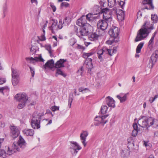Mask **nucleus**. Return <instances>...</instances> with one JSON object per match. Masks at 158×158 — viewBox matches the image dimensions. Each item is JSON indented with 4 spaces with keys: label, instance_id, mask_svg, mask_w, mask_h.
Segmentation results:
<instances>
[{
    "label": "nucleus",
    "instance_id": "1",
    "mask_svg": "<svg viewBox=\"0 0 158 158\" xmlns=\"http://www.w3.org/2000/svg\"><path fill=\"white\" fill-rule=\"evenodd\" d=\"M26 143L24 139L20 135L17 142H14L10 147H7L6 153L4 150H0V158H5L6 154L10 155L15 152L21 151L26 147Z\"/></svg>",
    "mask_w": 158,
    "mask_h": 158
},
{
    "label": "nucleus",
    "instance_id": "2",
    "mask_svg": "<svg viewBox=\"0 0 158 158\" xmlns=\"http://www.w3.org/2000/svg\"><path fill=\"white\" fill-rule=\"evenodd\" d=\"M149 23V22L148 21H146L145 22L142 27L137 32V36L135 40V42L141 40L146 37L150 32L149 31L148 29H153V26L150 27H148L146 26V25H148Z\"/></svg>",
    "mask_w": 158,
    "mask_h": 158
},
{
    "label": "nucleus",
    "instance_id": "3",
    "mask_svg": "<svg viewBox=\"0 0 158 158\" xmlns=\"http://www.w3.org/2000/svg\"><path fill=\"white\" fill-rule=\"evenodd\" d=\"M119 29L116 27L114 26L111 28L108 31V33L110 36L113 38V39L107 41L106 43L108 44L111 45L114 42H118L119 41Z\"/></svg>",
    "mask_w": 158,
    "mask_h": 158
},
{
    "label": "nucleus",
    "instance_id": "4",
    "mask_svg": "<svg viewBox=\"0 0 158 158\" xmlns=\"http://www.w3.org/2000/svg\"><path fill=\"white\" fill-rule=\"evenodd\" d=\"M41 119V115L40 113L38 114L37 112H35L33 114L31 122V127L33 129H39L40 128Z\"/></svg>",
    "mask_w": 158,
    "mask_h": 158
},
{
    "label": "nucleus",
    "instance_id": "5",
    "mask_svg": "<svg viewBox=\"0 0 158 158\" xmlns=\"http://www.w3.org/2000/svg\"><path fill=\"white\" fill-rule=\"evenodd\" d=\"M12 83L14 86H16L20 81L19 74V71L16 69L11 68Z\"/></svg>",
    "mask_w": 158,
    "mask_h": 158
},
{
    "label": "nucleus",
    "instance_id": "6",
    "mask_svg": "<svg viewBox=\"0 0 158 158\" xmlns=\"http://www.w3.org/2000/svg\"><path fill=\"white\" fill-rule=\"evenodd\" d=\"M92 27L89 24H86L79 28V33H78V36L80 37L85 35H87L91 31Z\"/></svg>",
    "mask_w": 158,
    "mask_h": 158
},
{
    "label": "nucleus",
    "instance_id": "7",
    "mask_svg": "<svg viewBox=\"0 0 158 158\" xmlns=\"http://www.w3.org/2000/svg\"><path fill=\"white\" fill-rule=\"evenodd\" d=\"M142 10H153L154 7L152 3V0H143L142 2Z\"/></svg>",
    "mask_w": 158,
    "mask_h": 158
},
{
    "label": "nucleus",
    "instance_id": "8",
    "mask_svg": "<svg viewBox=\"0 0 158 158\" xmlns=\"http://www.w3.org/2000/svg\"><path fill=\"white\" fill-rule=\"evenodd\" d=\"M10 135L13 139H14L19 136L20 133V131L17 127L14 126H10Z\"/></svg>",
    "mask_w": 158,
    "mask_h": 158
},
{
    "label": "nucleus",
    "instance_id": "9",
    "mask_svg": "<svg viewBox=\"0 0 158 158\" xmlns=\"http://www.w3.org/2000/svg\"><path fill=\"white\" fill-rule=\"evenodd\" d=\"M102 12L103 13V18L104 19L110 22L112 20L110 11L107 8H105L102 10Z\"/></svg>",
    "mask_w": 158,
    "mask_h": 158
},
{
    "label": "nucleus",
    "instance_id": "10",
    "mask_svg": "<svg viewBox=\"0 0 158 158\" xmlns=\"http://www.w3.org/2000/svg\"><path fill=\"white\" fill-rule=\"evenodd\" d=\"M70 151L73 155H76L78 150L81 149V148L76 142H71Z\"/></svg>",
    "mask_w": 158,
    "mask_h": 158
},
{
    "label": "nucleus",
    "instance_id": "11",
    "mask_svg": "<svg viewBox=\"0 0 158 158\" xmlns=\"http://www.w3.org/2000/svg\"><path fill=\"white\" fill-rule=\"evenodd\" d=\"M110 22L107 21L104 19H100L97 23V26L98 28L104 31L106 29L108 26V23Z\"/></svg>",
    "mask_w": 158,
    "mask_h": 158
},
{
    "label": "nucleus",
    "instance_id": "12",
    "mask_svg": "<svg viewBox=\"0 0 158 158\" xmlns=\"http://www.w3.org/2000/svg\"><path fill=\"white\" fill-rule=\"evenodd\" d=\"M15 98L19 102H27L28 100V97L24 93L18 94L15 96Z\"/></svg>",
    "mask_w": 158,
    "mask_h": 158
},
{
    "label": "nucleus",
    "instance_id": "13",
    "mask_svg": "<svg viewBox=\"0 0 158 158\" xmlns=\"http://www.w3.org/2000/svg\"><path fill=\"white\" fill-rule=\"evenodd\" d=\"M108 114H106L100 116H96L94 120L98 122L103 124L106 123L108 121V120L106 119V118L108 116Z\"/></svg>",
    "mask_w": 158,
    "mask_h": 158
},
{
    "label": "nucleus",
    "instance_id": "14",
    "mask_svg": "<svg viewBox=\"0 0 158 158\" xmlns=\"http://www.w3.org/2000/svg\"><path fill=\"white\" fill-rule=\"evenodd\" d=\"M146 119L147 123L148 124V125H147L148 127H149L153 125H154V126L155 127H158V125L157 124V120L152 117L148 118L147 117H146Z\"/></svg>",
    "mask_w": 158,
    "mask_h": 158
},
{
    "label": "nucleus",
    "instance_id": "15",
    "mask_svg": "<svg viewBox=\"0 0 158 158\" xmlns=\"http://www.w3.org/2000/svg\"><path fill=\"white\" fill-rule=\"evenodd\" d=\"M88 133L86 131H83L80 134V138L81 142L85 147L86 146L87 144V143H86L85 142L86 137L88 136Z\"/></svg>",
    "mask_w": 158,
    "mask_h": 158
},
{
    "label": "nucleus",
    "instance_id": "16",
    "mask_svg": "<svg viewBox=\"0 0 158 158\" xmlns=\"http://www.w3.org/2000/svg\"><path fill=\"white\" fill-rule=\"evenodd\" d=\"M85 59H86V60L85 63L86 64V67L88 69V73L91 74V70L93 68L92 62V58L89 57Z\"/></svg>",
    "mask_w": 158,
    "mask_h": 158
},
{
    "label": "nucleus",
    "instance_id": "17",
    "mask_svg": "<svg viewBox=\"0 0 158 158\" xmlns=\"http://www.w3.org/2000/svg\"><path fill=\"white\" fill-rule=\"evenodd\" d=\"M138 123L139 126L142 127H147V129L148 127L146 121V117L144 116H141L140 119L139 120Z\"/></svg>",
    "mask_w": 158,
    "mask_h": 158
},
{
    "label": "nucleus",
    "instance_id": "18",
    "mask_svg": "<svg viewBox=\"0 0 158 158\" xmlns=\"http://www.w3.org/2000/svg\"><path fill=\"white\" fill-rule=\"evenodd\" d=\"M106 103L109 107L114 108L115 106V101L113 98L110 96H108L105 98Z\"/></svg>",
    "mask_w": 158,
    "mask_h": 158
},
{
    "label": "nucleus",
    "instance_id": "19",
    "mask_svg": "<svg viewBox=\"0 0 158 158\" xmlns=\"http://www.w3.org/2000/svg\"><path fill=\"white\" fill-rule=\"evenodd\" d=\"M53 21L51 26L50 27V29L53 33H55L59 29L58 27L57 21L56 20L53 19Z\"/></svg>",
    "mask_w": 158,
    "mask_h": 158
},
{
    "label": "nucleus",
    "instance_id": "20",
    "mask_svg": "<svg viewBox=\"0 0 158 158\" xmlns=\"http://www.w3.org/2000/svg\"><path fill=\"white\" fill-rule=\"evenodd\" d=\"M25 59L27 62L29 63L32 62L34 60L36 61L39 60L42 62H43L44 60L42 58L41 54L39 55L38 57H34V58L32 57H27L25 58Z\"/></svg>",
    "mask_w": 158,
    "mask_h": 158
},
{
    "label": "nucleus",
    "instance_id": "21",
    "mask_svg": "<svg viewBox=\"0 0 158 158\" xmlns=\"http://www.w3.org/2000/svg\"><path fill=\"white\" fill-rule=\"evenodd\" d=\"M54 66V62L53 59L48 60L45 65L43 66L44 69H46L47 68L52 69Z\"/></svg>",
    "mask_w": 158,
    "mask_h": 158
},
{
    "label": "nucleus",
    "instance_id": "22",
    "mask_svg": "<svg viewBox=\"0 0 158 158\" xmlns=\"http://www.w3.org/2000/svg\"><path fill=\"white\" fill-rule=\"evenodd\" d=\"M113 10L114 12L116 14L118 19H119L121 20L123 19L124 17V14L122 10L119 9L116 10L114 8H113Z\"/></svg>",
    "mask_w": 158,
    "mask_h": 158
},
{
    "label": "nucleus",
    "instance_id": "23",
    "mask_svg": "<svg viewBox=\"0 0 158 158\" xmlns=\"http://www.w3.org/2000/svg\"><path fill=\"white\" fill-rule=\"evenodd\" d=\"M84 18H85L84 16H82L81 17L78 19L76 22L77 24L79 26L81 27L83 26L84 25H86V24H89L86 23V19Z\"/></svg>",
    "mask_w": 158,
    "mask_h": 158
},
{
    "label": "nucleus",
    "instance_id": "24",
    "mask_svg": "<svg viewBox=\"0 0 158 158\" xmlns=\"http://www.w3.org/2000/svg\"><path fill=\"white\" fill-rule=\"evenodd\" d=\"M158 51H156L155 52V53L152 54L151 56V60L152 66V67L153 65L156 63L157 61V59L158 58Z\"/></svg>",
    "mask_w": 158,
    "mask_h": 158
},
{
    "label": "nucleus",
    "instance_id": "25",
    "mask_svg": "<svg viewBox=\"0 0 158 158\" xmlns=\"http://www.w3.org/2000/svg\"><path fill=\"white\" fill-rule=\"evenodd\" d=\"M65 61H66V60L64 59H60L55 64V68H60L61 67H64V63Z\"/></svg>",
    "mask_w": 158,
    "mask_h": 158
},
{
    "label": "nucleus",
    "instance_id": "26",
    "mask_svg": "<svg viewBox=\"0 0 158 158\" xmlns=\"http://www.w3.org/2000/svg\"><path fill=\"white\" fill-rule=\"evenodd\" d=\"M55 76L57 77L59 75H61L64 77L66 76V74L64 73V71L62 70L60 68H56Z\"/></svg>",
    "mask_w": 158,
    "mask_h": 158
},
{
    "label": "nucleus",
    "instance_id": "27",
    "mask_svg": "<svg viewBox=\"0 0 158 158\" xmlns=\"http://www.w3.org/2000/svg\"><path fill=\"white\" fill-rule=\"evenodd\" d=\"M23 133L27 136H33L34 134V131L33 129H26L23 131Z\"/></svg>",
    "mask_w": 158,
    "mask_h": 158
},
{
    "label": "nucleus",
    "instance_id": "28",
    "mask_svg": "<svg viewBox=\"0 0 158 158\" xmlns=\"http://www.w3.org/2000/svg\"><path fill=\"white\" fill-rule=\"evenodd\" d=\"M90 31L88 35V37L89 40L91 41H96L98 40V37L95 32L91 33Z\"/></svg>",
    "mask_w": 158,
    "mask_h": 158
},
{
    "label": "nucleus",
    "instance_id": "29",
    "mask_svg": "<svg viewBox=\"0 0 158 158\" xmlns=\"http://www.w3.org/2000/svg\"><path fill=\"white\" fill-rule=\"evenodd\" d=\"M129 155L130 151L127 149L123 150L121 152V157L123 158L127 157Z\"/></svg>",
    "mask_w": 158,
    "mask_h": 158
},
{
    "label": "nucleus",
    "instance_id": "30",
    "mask_svg": "<svg viewBox=\"0 0 158 158\" xmlns=\"http://www.w3.org/2000/svg\"><path fill=\"white\" fill-rule=\"evenodd\" d=\"M128 94V93L126 94L123 96L122 97V94H120L119 95H117L116 97L118 98L120 100L121 103L123 102H125L127 99V95Z\"/></svg>",
    "mask_w": 158,
    "mask_h": 158
},
{
    "label": "nucleus",
    "instance_id": "31",
    "mask_svg": "<svg viewBox=\"0 0 158 158\" xmlns=\"http://www.w3.org/2000/svg\"><path fill=\"white\" fill-rule=\"evenodd\" d=\"M38 48L36 46V44H34L31 45V47L30 48V52L32 54L36 53L38 49Z\"/></svg>",
    "mask_w": 158,
    "mask_h": 158
},
{
    "label": "nucleus",
    "instance_id": "32",
    "mask_svg": "<svg viewBox=\"0 0 158 158\" xmlns=\"http://www.w3.org/2000/svg\"><path fill=\"white\" fill-rule=\"evenodd\" d=\"M108 107L106 105H103L101 108L100 112L102 114H105L107 113Z\"/></svg>",
    "mask_w": 158,
    "mask_h": 158
},
{
    "label": "nucleus",
    "instance_id": "33",
    "mask_svg": "<svg viewBox=\"0 0 158 158\" xmlns=\"http://www.w3.org/2000/svg\"><path fill=\"white\" fill-rule=\"evenodd\" d=\"M144 44V43H140L137 46L136 49V53H139L141 52V50Z\"/></svg>",
    "mask_w": 158,
    "mask_h": 158
},
{
    "label": "nucleus",
    "instance_id": "34",
    "mask_svg": "<svg viewBox=\"0 0 158 158\" xmlns=\"http://www.w3.org/2000/svg\"><path fill=\"white\" fill-rule=\"evenodd\" d=\"M73 94H70L69 96V98L68 99V105L70 108L71 107V103L73 100Z\"/></svg>",
    "mask_w": 158,
    "mask_h": 158
},
{
    "label": "nucleus",
    "instance_id": "35",
    "mask_svg": "<svg viewBox=\"0 0 158 158\" xmlns=\"http://www.w3.org/2000/svg\"><path fill=\"white\" fill-rule=\"evenodd\" d=\"M152 20L153 21V23H156L158 21L157 16L156 15H152L151 17Z\"/></svg>",
    "mask_w": 158,
    "mask_h": 158
},
{
    "label": "nucleus",
    "instance_id": "36",
    "mask_svg": "<svg viewBox=\"0 0 158 158\" xmlns=\"http://www.w3.org/2000/svg\"><path fill=\"white\" fill-rule=\"evenodd\" d=\"M46 49L48 51L49 53L50 54V56L51 57H52L53 56L52 55V53L53 51L51 49V45H46Z\"/></svg>",
    "mask_w": 158,
    "mask_h": 158
},
{
    "label": "nucleus",
    "instance_id": "37",
    "mask_svg": "<svg viewBox=\"0 0 158 158\" xmlns=\"http://www.w3.org/2000/svg\"><path fill=\"white\" fill-rule=\"evenodd\" d=\"M102 29L99 28H98L96 31L95 32V33L97 34L98 36V37L99 36H101L102 35V33H103V31Z\"/></svg>",
    "mask_w": 158,
    "mask_h": 158
},
{
    "label": "nucleus",
    "instance_id": "38",
    "mask_svg": "<svg viewBox=\"0 0 158 158\" xmlns=\"http://www.w3.org/2000/svg\"><path fill=\"white\" fill-rule=\"evenodd\" d=\"M19 103L18 106V108L22 109L23 107L26 105V102H19Z\"/></svg>",
    "mask_w": 158,
    "mask_h": 158
},
{
    "label": "nucleus",
    "instance_id": "39",
    "mask_svg": "<svg viewBox=\"0 0 158 158\" xmlns=\"http://www.w3.org/2000/svg\"><path fill=\"white\" fill-rule=\"evenodd\" d=\"M9 90L8 87L5 86L2 87H0V92L3 93V92H7Z\"/></svg>",
    "mask_w": 158,
    "mask_h": 158
},
{
    "label": "nucleus",
    "instance_id": "40",
    "mask_svg": "<svg viewBox=\"0 0 158 158\" xmlns=\"http://www.w3.org/2000/svg\"><path fill=\"white\" fill-rule=\"evenodd\" d=\"M93 14L91 13H89L86 16V19L89 21H90L92 20L93 18Z\"/></svg>",
    "mask_w": 158,
    "mask_h": 158
},
{
    "label": "nucleus",
    "instance_id": "41",
    "mask_svg": "<svg viewBox=\"0 0 158 158\" xmlns=\"http://www.w3.org/2000/svg\"><path fill=\"white\" fill-rule=\"evenodd\" d=\"M93 54V53L92 52H89V53L84 52L83 54V57L84 58H88V57H89L91 56Z\"/></svg>",
    "mask_w": 158,
    "mask_h": 158
},
{
    "label": "nucleus",
    "instance_id": "42",
    "mask_svg": "<svg viewBox=\"0 0 158 158\" xmlns=\"http://www.w3.org/2000/svg\"><path fill=\"white\" fill-rule=\"evenodd\" d=\"M50 6L51 7L53 12H55L56 10V8L54 4L51 2L50 3Z\"/></svg>",
    "mask_w": 158,
    "mask_h": 158
},
{
    "label": "nucleus",
    "instance_id": "43",
    "mask_svg": "<svg viewBox=\"0 0 158 158\" xmlns=\"http://www.w3.org/2000/svg\"><path fill=\"white\" fill-rule=\"evenodd\" d=\"M59 106H52L51 109L52 111H55L56 110H59Z\"/></svg>",
    "mask_w": 158,
    "mask_h": 158
},
{
    "label": "nucleus",
    "instance_id": "44",
    "mask_svg": "<svg viewBox=\"0 0 158 158\" xmlns=\"http://www.w3.org/2000/svg\"><path fill=\"white\" fill-rule=\"evenodd\" d=\"M105 51V48L101 49L98 51V55H102Z\"/></svg>",
    "mask_w": 158,
    "mask_h": 158
},
{
    "label": "nucleus",
    "instance_id": "45",
    "mask_svg": "<svg viewBox=\"0 0 158 158\" xmlns=\"http://www.w3.org/2000/svg\"><path fill=\"white\" fill-rule=\"evenodd\" d=\"M63 27V23L61 20L59 21L58 24V27L59 29H61Z\"/></svg>",
    "mask_w": 158,
    "mask_h": 158
},
{
    "label": "nucleus",
    "instance_id": "46",
    "mask_svg": "<svg viewBox=\"0 0 158 158\" xmlns=\"http://www.w3.org/2000/svg\"><path fill=\"white\" fill-rule=\"evenodd\" d=\"M6 81V79L5 78L0 77V85H2L5 83Z\"/></svg>",
    "mask_w": 158,
    "mask_h": 158
},
{
    "label": "nucleus",
    "instance_id": "47",
    "mask_svg": "<svg viewBox=\"0 0 158 158\" xmlns=\"http://www.w3.org/2000/svg\"><path fill=\"white\" fill-rule=\"evenodd\" d=\"M88 89L87 88H84L83 87H80L79 88L78 90L79 92H83V91H86V90L88 91Z\"/></svg>",
    "mask_w": 158,
    "mask_h": 158
},
{
    "label": "nucleus",
    "instance_id": "48",
    "mask_svg": "<svg viewBox=\"0 0 158 158\" xmlns=\"http://www.w3.org/2000/svg\"><path fill=\"white\" fill-rule=\"evenodd\" d=\"M74 31L76 32V34L78 36V33H79V31H78V27L76 26H74Z\"/></svg>",
    "mask_w": 158,
    "mask_h": 158
},
{
    "label": "nucleus",
    "instance_id": "49",
    "mask_svg": "<svg viewBox=\"0 0 158 158\" xmlns=\"http://www.w3.org/2000/svg\"><path fill=\"white\" fill-rule=\"evenodd\" d=\"M138 131L133 130L132 133V135L134 137H135L137 135Z\"/></svg>",
    "mask_w": 158,
    "mask_h": 158
},
{
    "label": "nucleus",
    "instance_id": "50",
    "mask_svg": "<svg viewBox=\"0 0 158 158\" xmlns=\"http://www.w3.org/2000/svg\"><path fill=\"white\" fill-rule=\"evenodd\" d=\"M6 9H7V6H6V3L3 7V14L4 15V17L5 16V12L6 11Z\"/></svg>",
    "mask_w": 158,
    "mask_h": 158
},
{
    "label": "nucleus",
    "instance_id": "51",
    "mask_svg": "<svg viewBox=\"0 0 158 158\" xmlns=\"http://www.w3.org/2000/svg\"><path fill=\"white\" fill-rule=\"evenodd\" d=\"M133 126L134 130H137L138 131V126L137 123H134L133 124Z\"/></svg>",
    "mask_w": 158,
    "mask_h": 158
},
{
    "label": "nucleus",
    "instance_id": "52",
    "mask_svg": "<svg viewBox=\"0 0 158 158\" xmlns=\"http://www.w3.org/2000/svg\"><path fill=\"white\" fill-rule=\"evenodd\" d=\"M108 1L110 4H112L113 6H114L116 3V0H108Z\"/></svg>",
    "mask_w": 158,
    "mask_h": 158
},
{
    "label": "nucleus",
    "instance_id": "53",
    "mask_svg": "<svg viewBox=\"0 0 158 158\" xmlns=\"http://www.w3.org/2000/svg\"><path fill=\"white\" fill-rule=\"evenodd\" d=\"M105 51H107L108 53L109 54V55L111 56L112 55V54L111 53V52L112 51V49H107L106 48H105Z\"/></svg>",
    "mask_w": 158,
    "mask_h": 158
},
{
    "label": "nucleus",
    "instance_id": "54",
    "mask_svg": "<svg viewBox=\"0 0 158 158\" xmlns=\"http://www.w3.org/2000/svg\"><path fill=\"white\" fill-rule=\"evenodd\" d=\"M119 5L121 6L122 9L123 8V7L125 4V2L123 1H120L119 2Z\"/></svg>",
    "mask_w": 158,
    "mask_h": 158
},
{
    "label": "nucleus",
    "instance_id": "55",
    "mask_svg": "<svg viewBox=\"0 0 158 158\" xmlns=\"http://www.w3.org/2000/svg\"><path fill=\"white\" fill-rule=\"evenodd\" d=\"M40 40L42 41H44L45 40L46 38L44 34H43L40 36Z\"/></svg>",
    "mask_w": 158,
    "mask_h": 158
},
{
    "label": "nucleus",
    "instance_id": "56",
    "mask_svg": "<svg viewBox=\"0 0 158 158\" xmlns=\"http://www.w3.org/2000/svg\"><path fill=\"white\" fill-rule=\"evenodd\" d=\"M30 71L32 74V77L34 76L35 72L34 69H32L31 67H30Z\"/></svg>",
    "mask_w": 158,
    "mask_h": 158
},
{
    "label": "nucleus",
    "instance_id": "57",
    "mask_svg": "<svg viewBox=\"0 0 158 158\" xmlns=\"http://www.w3.org/2000/svg\"><path fill=\"white\" fill-rule=\"evenodd\" d=\"M61 5L62 6H64L66 7H67L69 6V4L67 2H62Z\"/></svg>",
    "mask_w": 158,
    "mask_h": 158
},
{
    "label": "nucleus",
    "instance_id": "58",
    "mask_svg": "<svg viewBox=\"0 0 158 158\" xmlns=\"http://www.w3.org/2000/svg\"><path fill=\"white\" fill-rule=\"evenodd\" d=\"M137 15L138 18L141 17L142 16V13L141 12L139 11L137 13Z\"/></svg>",
    "mask_w": 158,
    "mask_h": 158
},
{
    "label": "nucleus",
    "instance_id": "59",
    "mask_svg": "<svg viewBox=\"0 0 158 158\" xmlns=\"http://www.w3.org/2000/svg\"><path fill=\"white\" fill-rule=\"evenodd\" d=\"M155 99L153 97H151L149 98V101L151 103H152L154 101Z\"/></svg>",
    "mask_w": 158,
    "mask_h": 158
},
{
    "label": "nucleus",
    "instance_id": "60",
    "mask_svg": "<svg viewBox=\"0 0 158 158\" xmlns=\"http://www.w3.org/2000/svg\"><path fill=\"white\" fill-rule=\"evenodd\" d=\"M77 48L79 49H83V50H84L85 49V48H84L82 46H81L79 44H78L77 45Z\"/></svg>",
    "mask_w": 158,
    "mask_h": 158
},
{
    "label": "nucleus",
    "instance_id": "61",
    "mask_svg": "<svg viewBox=\"0 0 158 158\" xmlns=\"http://www.w3.org/2000/svg\"><path fill=\"white\" fill-rule=\"evenodd\" d=\"M153 44V41L150 40L148 43V46H149L150 45L152 46Z\"/></svg>",
    "mask_w": 158,
    "mask_h": 158
},
{
    "label": "nucleus",
    "instance_id": "62",
    "mask_svg": "<svg viewBox=\"0 0 158 158\" xmlns=\"http://www.w3.org/2000/svg\"><path fill=\"white\" fill-rule=\"evenodd\" d=\"M31 2L32 3H34L36 5L37 4V0H31Z\"/></svg>",
    "mask_w": 158,
    "mask_h": 158
},
{
    "label": "nucleus",
    "instance_id": "63",
    "mask_svg": "<svg viewBox=\"0 0 158 158\" xmlns=\"http://www.w3.org/2000/svg\"><path fill=\"white\" fill-rule=\"evenodd\" d=\"M112 49V54L113 53H116V51H117L116 49V48H115V49L114 48H114L113 49Z\"/></svg>",
    "mask_w": 158,
    "mask_h": 158
},
{
    "label": "nucleus",
    "instance_id": "64",
    "mask_svg": "<svg viewBox=\"0 0 158 158\" xmlns=\"http://www.w3.org/2000/svg\"><path fill=\"white\" fill-rule=\"evenodd\" d=\"M154 136L155 137H158V130L154 132Z\"/></svg>",
    "mask_w": 158,
    "mask_h": 158
}]
</instances>
